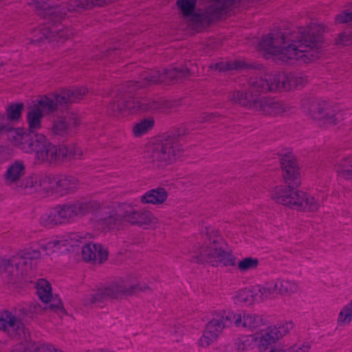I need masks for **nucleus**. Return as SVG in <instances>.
Here are the masks:
<instances>
[{"instance_id": "1", "label": "nucleus", "mask_w": 352, "mask_h": 352, "mask_svg": "<svg viewBox=\"0 0 352 352\" xmlns=\"http://www.w3.org/2000/svg\"><path fill=\"white\" fill-rule=\"evenodd\" d=\"M322 33V27L317 24L293 31H275L263 37L259 48L282 63L295 60L307 63L319 56Z\"/></svg>"}, {"instance_id": "2", "label": "nucleus", "mask_w": 352, "mask_h": 352, "mask_svg": "<svg viewBox=\"0 0 352 352\" xmlns=\"http://www.w3.org/2000/svg\"><path fill=\"white\" fill-rule=\"evenodd\" d=\"M307 78L292 73H280L264 77H252L246 91H234L230 99L234 103L248 107L265 115H278L289 112L292 107L263 94L274 91H289L303 86Z\"/></svg>"}, {"instance_id": "3", "label": "nucleus", "mask_w": 352, "mask_h": 352, "mask_svg": "<svg viewBox=\"0 0 352 352\" xmlns=\"http://www.w3.org/2000/svg\"><path fill=\"white\" fill-rule=\"evenodd\" d=\"M111 0H70L67 5L58 4L52 1L32 0L29 4L36 14L45 20V23L34 29L28 37L30 43L39 45L48 42H64L73 32L60 23L67 11L102 6Z\"/></svg>"}, {"instance_id": "4", "label": "nucleus", "mask_w": 352, "mask_h": 352, "mask_svg": "<svg viewBox=\"0 0 352 352\" xmlns=\"http://www.w3.org/2000/svg\"><path fill=\"white\" fill-rule=\"evenodd\" d=\"M281 166L284 179L288 186L276 187L272 192V199L278 204L297 210H317L320 206L318 200L291 186L292 185L298 186L300 184L298 168L294 155L291 153L285 154L281 159Z\"/></svg>"}, {"instance_id": "5", "label": "nucleus", "mask_w": 352, "mask_h": 352, "mask_svg": "<svg viewBox=\"0 0 352 352\" xmlns=\"http://www.w3.org/2000/svg\"><path fill=\"white\" fill-rule=\"evenodd\" d=\"M143 82L131 81L129 82L127 93L118 95L108 107V110L114 116L126 115L137 111L160 110L164 111L170 106L168 101L162 100H148L134 98L131 93L137 88L144 87L151 84L166 80L164 70L151 71L143 76Z\"/></svg>"}, {"instance_id": "6", "label": "nucleus", "mask_w": 352, "mask_h": 352, "mask_svg": "<svg viewBox=\"0 0 352 352\" xmlns=\"http://www.w3.org/2000/svg\"><path fill=\"white\" fill-rule=\"evenodd\" d=\"M21 148L26 153H35L36 160L44 164H55L64 159L79 158L82 151L76 144L57 147L43 134H32L21 137Z\"/></svg>"}, {"instance_id": "7", "label": "nucleus", "mask_w": 352, "mask_h": 352, "mask_svg": "<svg viewBox=\"0 0 352 352\" xmlns=\"http://www.w3.org/2000/svg\"><path fill=\"white\" fill-rule=\"evenodd\" d=\"M87 92L85 87H80L63 90L59 94L52 97H42L37 104L29 108L27 120L30 131L23 135L38 134L35 131L41 127V119L45 113L53 112L58 108L62 110L65 105L80 100Z\"/></svg>"}, {"instance_id": "8", "label": "nucleus", "mask_w": 352, "mask_h": 352, "mask_svg": "<svg viewBox=\"0 0 352 352\" xmlns=\"http://www.w3.org/2000/svg\"><path fill=\"white\" fill-rule=\"evenodd\" d=\"M67 239L54 240L42 244L40 250L32 248L24 250L12 258L3 261L4 272L8 277H24L36 266L37 260L41 257V251L50 254L51 252L61 250L63 247H65L67 250Z\"/></svg>"}, {"instance_id": "9", "label": "nucleus", "mask_w": 352, "mask_h": 352, "mask_svg": "<svg viewBox=\"0 0 352 352\" xmlns=\"http://www.w3.org/2000/svg\"><path fill=\"white\" fill-rule=\"evenodd\" d=\"M100 208V203L96 200L82 198L65 204L58 205L43 214L41 223L47 226L72 222L78 217H82L93 212Z\"/></svg>"}, {"instance_id": "10", "label": "nucleus", "mask_w": 352, "mask_h": 352, "mask_svg": "<svg viewBox=\"0 0 352 352\" xmlns=\"http://www.w3.org/2000/svg\"><path fill=\"white\" fill-rule=\"evenodd\" d=\"M207 240L201 247L195 260L197 263H209L212 265L223 263L224 265H234V257L225 250L223 240L212 228H206Z\"/></svg>"}, {"instance_id": "11", "label": "nucleus", "mask_w": 352, "mask_h": 352, "mask_svg": "<svg viewBox=\"0 0 352 352\" xmlns=\"http://www.w3.org/2000/svg\"><path fill=\"white\" fill-rule=\"evenodd\" d=\"M186 133V129H181L177 135H170L160 142L150 144L146 148L145 158L148 162L156 164L157 166L173 162L180 156L183 151L179 137Z\"/></svg>"}, {"instance_id": "12", "label": "nucleus", "mask_w": 352, "mask_h": 352, "mask_svg": "<svg viewBox=\"0 0 352 352\" xmlns=\"http://www.w3.org/2000/svg\"><path fill=\"white\" fill-rule=\"evenodd\" d=\"M146 287H140L135 278L119 280L104 289L94 292L85 296L83 305L85 307L100 306L108 298H118L124 295H129L137 290L144 291Z\"/></svg>"}, {"instance_id": "13", "label": "nucleus", "mask_w": 352, "mask_h": 352, "mask_svg": "<svg viewBox=\"0 0 352 352\" xmlns=\"http://www.w3.org/2000/svg\"><path fill=\"white\" fill-rule=\"evenodd\" d=\"M121 218L131 224L148 225L152 222V214L144 210H138L128 206L122 214H118L112 208L104 209L97 220L98 226L102 230L113 228L121 221Z\"/></svg>"}, {"instance_id": "14", "label": "nucleus", "mask_w": 352, "mask_h": 352, "mask_svg": "<svg viewBox=\"0 0 352 352\" xmlns=\"http://www.w3.org/2000/svg\"><path fill=\"white\" fill-rule=\"evenodd\" d=\"M235 314L231 311L215 314L212 319L207 324L206 330L199 340L203 347H207L214 342L224 328L230 327L233 322Z\"/></svg>"}, {"instance_id": "15", "label": "nucleus", "mask_w": 352, "mask_h": 352, "mask_svg": "<svg viewBox=\"0 0 352 352\" xmlns=\"http://www.w3.org/2000/svg\"><path fill=\"white\" fill-rule=\"evenodd\" d=\"M0 330L6 331L12 337H19L20 343L29 342L30 333L20 320L8 311L0 314Z\"/></svg>"}, {"instance_id": "16", "label": "nucleus", "mask_w": 352, "mask_h": 352, "mask_svg": "<svg viewBox=\"0 0 352 352\" xmlns=\"http://www.w3.org/2000/svg\"><path fill=\"white\" fill-rule=\"evenodd\" d=\"M292 327L293 324L289 322L278 327L272 326L262 329L255 336L256 342H258L260 350H267L268 346L285 336Z\"/></svg>"}, {"instance_id": "17", "label": "nucleus", "mask_w": 352, "mask_h": 352, "mask_svg": "<svg viewBox=\"0 0 352 352\" xmlns=\"http://www.w3.org/2000/svg\"><path fill=\"white\" fill-rule=\"evenodd\" d=\"M270 289L265 287L255 285L250 288H245L238 291L234 296L235 303H244L247 305H252L269 298Z\"/></svg>"}, {"instance_id": "18", "label": "nucleus", "mask_w": 352, "mask_h": 352, "mask_svg": "<svg viewBox=\"0 0 352 352\" xmlns=\"http://www.w3.org/2000/svg\"><path fill=\"white\" fill-rule=\"evenodd\" d=\"M313 118L317 120H322L327 124H336L340 118V114L336 113L330 104L322 101L314 105Z\"/></svg>"}, {"instance_id": "19", "label": "nucleus", "mask_w": 352, "mask_h": 352, "mask_svg": "<svg viewBox=\"0 0 352 352\" xmlns=\"http://www.w3.org/2000/svg\"><path fill=\"white\" fill-rule=\"evenodd\" d=\"M82 256L85 261L102 263L107 261L108 252L100 244L89 243L82 247Z\"/></svg>"}, {"instance_id": "20", "label": "nucleus", "mask_w": 352, "mask_h": 352, "mask_svg": "<svg viewBox=\"0 0 352 352\" xmlns=\"http://www.w3.org/2000/svg\"><path fill=\"white\" fill-rule=\"evenodd\" d=\"M80 123V116L73 111H68L67 115L54 122L53 131L57 135H64L73 127Z\"/></svg>"}, {"instance_id": "21", "label": "nucleus", "mask_w": 352, "mask_h": 352, "mask_svg": "<svg viewBox=\"0 0 352 352\" xmlns=\"http://www.w3.org/2000/svg\"><path fill=\"white\" fill-rule=\"evenodd\" d=\"M270 289L269 298H272L276 294H290L298 291V287L296 283L289 280L277 279L274 283L265 287Z\"/></svg>"}, {"instance_id": "22", "label": "nucleus", "mask_w": 352, "mask_h": 352, "mask_svg": "<svg viewBox=\"0 0 352 352\" xmlns=\"http://www.w3.org/2000/svg\"><path fill=\"white\" fill-rule=\"evenodd\" d=\"M25 175V165L21 161H16L10 164L4 174L5 182L7 184L18 186L21 178Z\"/></svg>"}, {"instance_id": "23", "label": "nucleus", "mask_w": 352, "mask_h": 352, "mask_svg": "<svg viewBox=\"0 0 352 352\" xmlns=\"http://www.w3.org/2000/svg\"><path fill=\"white\" fill-rule=\"evenodd\" d=\"M12 352H64L54 346L33 342L30 340L29 342L18 343L13 346Z\"/></svg>"}, {"instance_id": "24", "label": "nucleus", "mask_w": 352, "mask_h": 352, "mask_svg": "<svg viewBox=\"0 0 352 352\" xmlns=\"http://www.w3.org/2000/svg\"><path fill=\"white\" fill-rule=\"evenodd\" d=\"M233 322H234L236 327H246L253 330L262 324L263 320L261 316L256 314L244 313L243 316L235 314Z\"/></svg>"}, {"instance_id": "25", "label": "nucleus", "mask_w": 352, "mask_h": 352, "mask_svg": "<svg viewBox=\"0 0 352 352\" xmlns=\"http://www.w3.org/2000/svg\"><path fill=\"white\" fill-rule=\"evenodd\" d=\"M56 192L61 194L74 191L78 186V181L74 176H60L56 177Z\"/></svg>"}, {"instance_id": "26", "label": "nucleus", "mask_w": 352, "mask_h": 352, "mask_svg": "<svg viewBox=\"0 0 352 352\" xmlns=\"http://www.w3.org/2000/svg\"><path fill=\"white\" fill-rule=\"evenodd\" d=\"M168 197L166 190L163 188H157L147 191L141 197L142 204H161Z\"/></svg>"}, {"instance_id": "27", "label": "nucleus", "mask_w": 352, "mask_h": 352, "mask_svg": "<svg viewBox=\"0 0 352 352\" xmlns=\"http://www.w3.org/2000/svg\"><path fill=\"white\" fill-rule=\"evenodd\" d=\"M39 176L32 175L25 178L18 185L19 191L25 194H32L38 191Z\"/></svg>"}, {"instance_id": "28", "label": "nucleus", "mask_w": 352, "mask_h": 352, "mask_svg": "<svg viewBox=\"0 0 352 352\" xmlns=\"http://www.w3.org/2000/svg\"><path fill=\"white\" fill-rule=\"evenodd\" d=\"M36 293L42 302H49L52 300V287L45 279H39L36 284Z\"/></svg>"}, {"instance_id": "29", "label": "nucleus", "mask_w": 352, "mask_h": 352, "mask_svg": "<svg viewBox=\"0 0 352 352\" xmlns=\"http://www.w3.org/2000/svg\"><path fill=\"white\" fill-rule=\"evenodd\" d=\"M245 63L241 60L221 61L210 65V69L219 72H228L233 69H239L243 67Z\"/></svg>"}, {"instance_id": "30", "label": "nucleus", "mask_w": 352, "mask_h": 352, "mask_svg": "<svg viewBox=\"0 0 352 352\" xmlns=\"http://www.w3.org/2000/svg\"><path fill=\"white\" fill-rule=\"evenodd\" d=\"M154 126V120L146 118L136 123L133 128V133L135 137H140L146 133Z\"/></svg>"}, {"instance_id": "31", "label": "nucleus", "mask_w": 352, "mask_h": 352, "mask_svg": "<svg viewBox=\"0 0 352 352\" xmlns=\"http://www.w3.org/2000/svg\"><path fill=\"white\" fill-rule=\"evenodd\" d=\"M190 73L187 67H171L164 69V75L166 79L179 80L186 77Z\"/></svg>"}, {"instance_id": "32", "label": "nucleus", "mask_w": 352, "mask_h": 352, "mask_svg": "<svg viewBox=\"0 0 352 352\" xmlns=\"http://www.w3.org/2000/svg\"><path fill=\"white\" fill-rule=\"evenodd\" d=\"M337 172L340 177L352 180V157L344 159L338 165Z\"/></svg>"}, {"instance_id": "33", "label": "nucleus", "mask_w": 352, "mask_h": 352, "mask_svg": "<svg viewBox=\"0 0 352 352\" xmlns=\"http://www.w3.org/2000/svg\"><path fill=\"white\" fill-rule=\"evenodd\" d=\"M255 336H243L236 342V349L238 351L243 352L253 349L255 345Z\"/></svg>"}, {"instance_id": "34", "label": "nucleus", "mask_w": 352, "mask_h": 352, "mask_svg": "<svg viewBox=\"0 0 352 352\" xmlns=\"http://www.w3.org/2000/svg\"><path fill=\"white\" fill-rule=\"evenodd\" d=\"M55 181V177L50 175L39 176L38 190L45 192L56 191Z\"/></svg>"}, {"instance_id": "35", "label": "nucleus", "mask_w": 352, "mask_h": 352, "mask_svg": "<svg viewBox=\"0 0 352 352\" xmlns=\"http://www.w3.org/2000/svg\"><path fill=\"white\" fill-rule=\"evenodd\" d=\"M352 320V301L346 305L340 311L338 322L340 325L349 324Z\"/></svg>"}, {"instance_id": "36", "label": "nucleus", "mask_w": 352, "mask_h": 352, "mask_svg": "<svg viewBox=\"0 0 352 352\" xmlns=\"http://www.w3.org/2000/svg\"><path fill=\"white\" fill-rule=\"evenodd\" d=\"M258 265V260L256 258L247 257L240 261L238 267L242 272L256 269Z\"/></svg>"}, {"instance_id": "37", "label": "nucleus", "mask_w": 352, "mask_h": 352, "mask_svg": "<svg viewBox=\"0 0 352 352\" xmlns=\"http://www.w3.org/2000/svg\"><path fill=\"white\" fill-rule=\"evenodd\" d=\"M23 108L22 103L13 104L7 109V114L9 120H18L21 115V111Z\"/></svg>"}, {"instance_id": "38", "label": "nucleus", "mask_w": 352, "mask_h": 352, "mask_svg": "<svg viewBox=\"0 0 352 352\" xmlns=\"http://www.w3.org/2000/svg\"><path fill=\"white\" fill-rule=\"evenodd\" d=\"M48 307L55 312L63 311V305L59 299H53L52 302L48 305Z\"/></svg>"}, {"instance_id": "39", "label": "nucleus", "mask_w": 352, "mask_h": 352, "mask_svg": "<svg viewBox=\"0 0 352 352\" xmlns=\"http://www.w3.org/2000/svg\"><path fill=\"white\" fill-rule=\"evenodd\" d=\"M217 116L213 113H204L200 117H199L197 120V122L203 123L206 122H212L213 121Z\"/></svg>"}, {"instance_id": "40", "label": "nucleus", "mask_w": 352, "mask_h": 352, "mask_svg": "<svg viewBox=\"0 0 352 352\" xmlns=\"http://www.w3.org/2000/svg\"><path fill=\"white\" fill-rule=\"evenodd\" d=\"M352 40V34L345 33H342L339 36L338 43L346 45H349V43Z\"/></svg>"}, {"instance_id": "41", "label": "nucleus", "mask_w": 352, "mask_h": 352, "mask_svg": "<svg viewBox=\"0 0 352 352\" xmlns=\"http://www.w3.org/2000/svg\"><path fill=\"white\" fill-rule=\"evenodd\" d=\"M69 239L71 240V246H75L76 245V243L77 242H82V239H84V237L81 235H79L77 233H73L69 236Z\"/></svg>"}, {"instance_id": "42", "label": "nucleus", "mask_w": 352, "mask_h": 352, "mask_svg": "<svg viewBox=\"0 0 352 352\" xmlns=\"http://www.w3.org/2000/svg\"><path fill=\"white\" fill-rule=\"evenodd\" d=\"M95 352H110L109 351H108L107 349H99V350H97V351H94Z\"/></svg>"}]
</instances>
